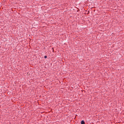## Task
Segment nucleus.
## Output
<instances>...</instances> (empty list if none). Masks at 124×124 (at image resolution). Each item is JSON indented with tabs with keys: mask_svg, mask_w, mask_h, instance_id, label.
<instances>
[{
	"mask_svg": "<svg viewBox=\"0 0 124 124\" xmlns=\"http://www.w3.org/2000/svg\"><path fill=\"white\" fill-rule=\"evenodd\" d=\"M45 58L47 59V56H45Z\"/></svg>",
	"mask_w": 124,
	"mask_h": 124,
	"instance_id": "nucleus-2",
	"label": "nucleus"
},
{
	"mask_svg": "<svg viewBox=\"0 0 124 124\" xmlns=\"http://www.w3.org/2000/svg\"><path fill=\"white\" fill-rule=\"evenodd\" d=\"M81 124H85V121H82L81 122Z\"/></svg>",
	"mask_w": 124,
	"mask_h": 124,
	"instance_id": "nucleus-1",
	"label": "nucleus"
}]
</instances>
